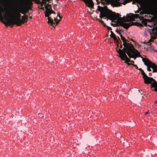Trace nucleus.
<instances>
[{"mask_svg":"<svg viewBox=\"0 0 157 157\" xmlns=\"http://www.w3.org/2000/svg\"><path fill=\"white\" fill-rule=\"evenodd\" d=\"M29 18L30 19H32V17H29Z\"/></svg>","mask_w":157,"mask_h":157,"instance_id":"obj_37","label":"nucleus"},{"mask_svg":"<svg viewBox=\"0 0 157 157\" xmlns=\"http://www.w3.org/2000/svg\"><path fill=\"white\" fill-rule=\"evenodd\" d=\"M28 17L27 15H25L21 16V24L22 23L24 24L25 23H26L27 22L28 20Z\"/></svg>","mask_w":157,"mask_h":157,"instance_id":"obj_10","label":"nucleus"},{"mask_svg":"<svg viewBox=\"0 0 157 157\" xmlns=\"http://www.w3.org/2000/svg\"><path fill=\"white\" fill-rule=\"evenodd\" d=\"M97 20H98L99 21L101 22L102 24V23H104V22L101 20L100 19H97Z\"/></svg>","mask_w":157,"mask_h":157,"instance_id":"obj_23","label":"nucleus"},{"mask_svg":"<svg viewBox=\"0 0 157 157\" xmlns=\"http://www.w3.org/2000/svg\"><path fill=\"white\" fill-rule=\"evenodd\" d=\"M138 69L139 70V71H141L142 70H143L141 68H138Z\"/></svg>","mask_w":157,"mask_h":157,"instance_id":"obj_31","label":"nucleus"},{"mask_svg":"<svg viewBox=\"0 0 157 157\" xmlns=\"http://www.w3.org/2000/svg\"><path fill=\"white\" fill-rule=\"evenodd\" d=\"M146 66L147 67V71H151V70L150 69V68H152L151 67V66L150 65V64H148V65L147 66V65H146Z\"/></svg>","mask_w":157,"mask_h":157,"instance_id":"obj_19","label":"nucleus"},{"mask_svg":"<svg viewBox=\"0 0 157 157\" xmlns=\"http://www.w3.org/2000/svg\"><path fill=\"white\" fill-rule=\"evenodd\" d=\"M20 12L22 14H25L26 13L29 11V10H26L24 8H21L20 9Z\"/></svg>","mask_w":157,"mask_h":157,"instance_id":"obj_11","label":"nucleus"},{"mask_svg":"<svg viewBox=\"0 0 157 157\" xmlns=\"http://www.w3.org/2000/svg\"><path fill=\"white\" fill-rule=\"evenodd\" d=\"M135 17L136 18H140L141 17V16H140L139 14H135Z\"/></svg>","mask_w":157,"mask_h":157,"instance_id":"obj_20","label":"nucleus"},{"mask_svg":"<svg viewBox=\"0 0 157 157\" xmlns=\"http://www.w3.org/2000/svg\"><path fill=\"white\" fill-rule=\"evenodd\" d=\"M110 32L111 33V34H113V32L112 31H110Z\"/></svg>","mask_w":157,"mask_h":157,"instance_id":"obj_36","label":"nucleus"},{"mask_svg":"<svg viewBox=\"0 0 157 157\" xmlns=\"http://www.w3.org/2000/svg\"><path fill=\"white\" fill-rule=\"evenodd\" d=\"M129 2V0H124L123 1V2H121V3L122 4L125 5L126 3H127Z\"/></svg>","mask_w":157,"mask_h":157,"instance_id":"obj_18","label":"nucleus"},{"mask_svg":"<svg viewBox=\"0 0 157 157\" xmlns=\"http://www.w3.org/2000/svg\"><path fill=\"white\" fill-rule=\"evenodd\" d=\"M151 86L155 88V91L157 92V82L156 81L151 84Z\"/></svg>","mask_w":157,"mask_h":157,"instance_id":"obj_13","label":"nucleus"},{"mask_svg":"<svg viewBox=\"0 0 157 157\" xmlns=\"http://www.w3.org/2000/svg\"><path fill=\"white\" fill-rule=\"evenodd\" d=\"M4 8L1 6L0 2V21L4 23L6 25H13L16 24L19 26L21 25V20L20 19L21 15L20 11H16L14 14V17L11 19L7 17L10 16V13L6 11Z\"/></svg>","mask_w":157,"mask_h":157,"instance_id":"obj_2","label":"nucleus"},{"mask_svg":"<svg viewBox=\"0 0 157 157\" xmlns=\"http://www.w3.org/2000/svg\"><path fill=\"white\" fill-rule=\"evenodd\" d=\"M126 53L130 58H133L134 60L137 57H141L139 51L134 48L132 49L130 48L127 49L125 52V53Z\"/></svg>","mask_w":157,"mask_h":157,"instance_id":"obj_5","label":"nucleus"},{"mask_svg":"<svg viewBox=\"0 0 157 157\" xmlns=\"http://www.w3.org/2000/svg\"><path fill=\"white\" fill-rule=\"evenodd\" d=\"M142 60L145 65L147 66L148 64H150L153 72H157V66L155 64L151 62L149 59H147L143 58Z\"/></svg>","mask_w":157,"mask_h":157,"instance_id":"obj_6","label":"nucleus"},{"mask_svg":"<svg viewBox=\"0 0 157 157\" xmlns=\"http://www.w3.org/2000/svg\"><path fill=\"white\" fill-rule=\"evenodd\" d=\"M116 31L117 33H119V34H120V33L119 31L118 30H116Z\"/></svg>","mask_w":157,"mask_h":157,"instance_id":"obj_28","label":"nucleus"},{"mask_svg":"<svg viewBox=\"0 0 157 157\" xmlns=\"http://www.w3.org/2000/svg\"><path fill=\"white\" fill-rule=\"evenodd\" d=\"M113 38L115 41V42L116 43V44H117V47H118V46L119 41L117 40V37L115 36L113 37Z\"/></svg>","mask_w":157,"mask_h":157,"instance_id":"obj_15","label":"nucleus"},{"mask_svg":"<svg viewBox=\"0 0 157 157\" xmlns=\"http://www.w3.org/2000/svg\"><path fill=\"white\" fill-rule=\"evenodd\" d=\"M154 30H155L154 28H153L152 29V31L153 32L154 31Z\"/></svg>","mask_w":157,"mask_h":157,"instance_id":"obj_35","label":"nucleus"},{"mask_svg":"<svg viewBox=\"0 0 157 157\" xmlns=\"http://www.w3.org/2000/svg\"><path fill=\"white\" fill-rule=\"evenodd\" d=\"M33 0H29L28 3L29 5H31L33 4Z\"/></svg>","mask_w":157,"mask_h":157,"instance_id":"obj_21","label":"nucleus"},{"mask_svg":"<svg viewBox=\"0 0 157 157\" xmlns=\"http://www.w3.org/2000/svg\"><path fill=\"white\" fill-rule=\"evenodd\" d=\"M128 65L129 66L131 65H132V63H128V62H127V63Z\"/></svg>","mask_w":157,"mask_h":157,"instance_id":"obj_29","label":"nucleus"},{"mask_svg":"<svg viewBox=\"0 0 157 157\" xmlns=\"http://www.w3.org/2000/svg\"><path fill=\"white\" fill-rule=\"evenodd\" d=\"M124 60L125 61H124L125 63H127V62H131V63H132V65H133V64H134V62L133 61L130 60L128 57V59H126V58H124Z\"/></svg>","mask_w":157,"mask_h":157,"instance_id":"obj_12","label":"nucleus"},{"mask_svg":"<svg viewBox=\"0 0 157 157\" xmlns=\"http://www.w3.org/2000/svg\"><path fill=\"white\" fill-rule=\"evenodd\" d=\"M155 102L157 103V101H156Z\"/></svg>","mask_w":157,"mask_h":157,"instance_id":"obj_39","label":"nucleus"},{"mask_svg":"<svg viewBox=\"0 0 157 157\" xmlns=\"http://www.w3.org/2000/svg\"><path fill=\"white\" fill-rule=\"evenodd\" d=\"M38 115H39L38 116L39 117H43V116H42V115L41 114H39Z\"/></svg>","mask_w":157,"mask_h":157,"instance_id":"obj_27","label":"nucleus"},{"mask_svg":"<svg viewBox=\"0 0 157 157\" xmlns=\"http://www.w3.org/2000/svg\"><path fill=\"white\" fill-rule=\"evenodd\" d=\"M133 66L134 67H135L136 68V69H138V68L136 65L133 64Z\"/></svg>","mask_w":157,"mask_h":157,"instance_id":"obj_24","label":"nucleus"},{"mask_svg":"<svg viewBox=\"0 0 157 157\" xmlns=\"http://www.w3.org/2000/svg\"><path fill=\"white\" fill-rule=\"evenodd\" d=\"M98 10L100 12V18H102L103 17H106L112 21L117 20V23L119 24L117 25V26H121L126 29H128L130 26L135 24V23L133 22L125 23L132 21L133 19L132 16L128 15H127V17L124 16L123 17L119 18V17L120 15L119 13L116 15L114 12H112L107 9L105 10L103 7L98 6Z\"/></svg>","mask_w":157,"mask_h":157,"instance_id":"obj_1","label":"nucleus"},{"mask_svg":"<svg viewBox=\"0 0 157 157\" xmlns=\"http://www.w3.org/2000/svg\"><path fill=\"white\" fill-rule=\"evenodd\" d=\"M146 44H147L148 45H150L151 44V43H150V42L149 41V42L146 43Z\"/></svg>","mask_w":157,"mask_h":157,"instance_id":"obj_25","label":"nucleus"},{"mask_svg":"<svg viewBox=\"0 0 157 157\" xmlns=\"http://www.w3.org/2000/svg\"><path fill=\"white\" fill-rule=\"evenodd\" d=\"M143 78L144 80V83L146 84L151 83L152 81H153L154 82H155V81H156L153 78L149 77L147 75L144 78Z\"/></svg>","mask_w":157,"mask_h":157,"instance_id":"obj_7","label":"nucleus"},{"mask_svg":"<svg viewBox=\"0 0 157 157\" xmlns=\"http://www.w3.org/2000/svg\"><path fill=\"white\" fill-rule=\"evenodd\" d=\"M107 28H108V30H112L111 28L110 27L107 26Z\"/></svg>","mask_w":157,"mask_h":157,"instance_id":"obj_26","label":"nucleus"},{"mask_svg":"<svg viewBox=\"0 0 157 157\" xmlns=\"http://www.w3.org/2000/svg\"><path fill=\"white\" fill-rule=\"evenodd\" d=\"M138 91H139V92H140V90H138Z\"/></svg>","mask_w":157,"mask_h":157,"instance_id":"obj_40","label":"nucleus"},{"mask_svg":"<svg viewBox=\"0 0 157 157\" xmlns=\"http://www.w3.org/2000/svg\"><path fill=\"white\" fill-rule=\"evenodd\" d=\"M49 0H47V1H49Z\"/></svg>","mask_w":157,"mask_h":157,"instance_id":"obj_41","label":"nucleus"},{"mask_svg":"<svg viewBox=\"0 0 157 157\" xmlns=\"http://www.w3.org/2000/svg\"><path fill=\"white\" fill-rule=\"evenodd\" d=\"M111 25H113V23H111Z\"/></svg>","mask_w":157,"mask_h":157,"instance_id":"obj_38","label":"nucleus"},{"mask_svg":"<svg viewBox=\"0 0 157 157\" xmlns=\"http://www.w3.org/2000/svg\"><path fill=\"white\" fill-rule=\"evenodd\" d=\"M150 14V12L148 11H140V14L141 15V17H148V16L146 14Z\"/></svg>","mask_w":157,"mask_h":157,"instance_id":"obj_8","label":"nucleus"},{"mask_svg":"<svg viewBox=\"0 0 157 157\" xmlns=\"http://www.w3.org/2000/svg\"><path fill=\"white\" fill-rule=\"evenodd\" d=\"M137 1L140 4H142L144 3H145L149 5L151 4V0H137Z\"/></svg>","mask_w":157,"mask_h":157,"instance_id":"obj_9","label":"nucleus"},{"mask_svg":"<svg viewBox=\"0 0 157 157\" xmlns=\"http://www.w3.org/2000/svg\"><path fill=\"white\" fill-rule=\"evenodd\" d=\"M102 24L104 25V26H107L105 23H102Z\"/></svg>","mask_w":157,"mask_h":157,"instance_id":"obj_32","label":"nucleus"},{"mask_svg":"<svg viewBox=\"0 0 157 157\" xmlns=\"http://www.w3.org/2000/svg\"><path fill=\"white\" fill-rule=\"evenodd\" d=\"M110 36L111 38H113V37L115 36V35L114 33H113V34H110Z\"/></svg>","mask_w":157,"mask_h":157,"instance_id":"obj_22","label":"nucleus"},{"mask_svg":"<svg viewBox=\"0 0 157 157\" xmlns=\"http://www.w3.org/2000/svg\"><path fill=\"white\" fill-rule=\"evenodd\" d=\"M149 113V111H147V112L145 113V114H147Z\"/></svg>","mask_w":157,"mask_h":157,"instance_id":"obj_30","label":"nucleus"},{"mask_svg":"<svg viewBox=\"0 0 157 157\" xmlns=\"http://www.w3.org/2000/svg\"><path fill=\"white\" fill-rule=\"evenodd\" d=\"M120 35L121 40L123 41V45L124 47L122 49L120 48L117 49V52L119 54L118 56L122 60H124V57L127 59H128V57L125 53V52L127 49L130 48L129 47L128 45L129 44L127 43L126 40L122 36L121 33H120Z\"/></svg>","mask_w":157,"mask_h":157,"instance_id":"obj_4","label":"nucleus"},{"mask_svg":"<svg viewBox=\"0 0 157 157\" xmlns=\"http://www.w3.org/2000/svg\"><path fill=\"white\" fill-rule=\"evenodd\" d=\"M126 42L128 44H129L128 45L129 47V48H131V49H132L134 48V46L132 45V44H131V43H129L128 40H126Z\"/></svg>","mask_w":157,"mask_h":157,"instance_id":"obj_14","label":"nucleus"},{"mask_svg":"<svg viewBox=\"0 0 157 157\" xmlns=\"http://www.w3.org/2000/svg\"><path fill=\"white\" fill-rule=\"evenodd\" d=\"M38 3L40 4H41L40 6H42L44 4H46V2L45 1H40L38 2Z\"/></svg>","mask_w":157,"mask_h":157,"instance_id":"obj_16","label":"nucleus"},{"mask_svg":"<svg viewBox=\"0 0 157 157\" xmlns=\"http://www.w3.org/2000/svg\"><path fill=\"white\" fill-rule=\"evenodd\" d=\"M41 9L43 10H44V7H41V8H40Z\"/></svg>","mask_w":157,"mask_h":157,"instance_id":"obj_34","label":"nucleus"},{"mask_svg":"<svg viewBox=\"0 0 157 157\" xmlns=\"http://www.w3.org/2000/svg\"><path fill=\"white\" fill-rule=\"evenodd\" d=\"M44 4L45 7L46 9V10L45 13V16L46 17H48V22L49 24H50L52 26V27H55L56 25L59 23V21L61 19V17L59 15V14H58L57 16V17H59V19L58 20L57 18H56L54 17V21L55 22H56V23H54L53 22L52 19L50 17H49V16L52 13H54L55 14V12L52 10L51 7H50V8H49L48 7L50 6V5L48 3Z\"/></svg>","mask_w":157,"mask_h":157,"instance_id":"obj_3","label":"nucleus"},{"mask_svg":"<svg viewBox=\"0 0 157 157\" xmlns=\"http://www.w3.org/2000/svg\"><path fill=\"white\" fill-rule=\"evenodd\" d=\"M141 74L143 75V78L144 77H146L147 75L143 70H142V71H141Z\"/></svg>","mask_w":157,"mask_h":157,"instance_id":"obj_17","label":"nucleus"},{"mask_svg":"<svg viewBox=\"0 0 157 157\" xmlns=\"http://www.w3.org/2000/svg\"><path fill=\"white\" fill-rule=\"evenodd\" d=\"M122 48V45L121 44L120 45V48Z\"/></svg>","mask_w":157,"mask_h":157,"instance_id":"obj_33","label":"nucleus"}]
</instances>
